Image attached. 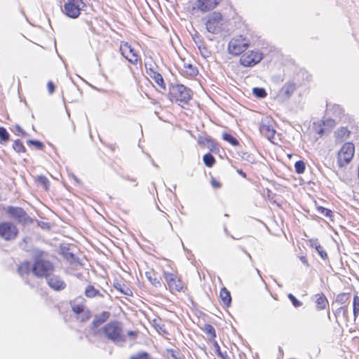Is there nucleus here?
Returning <instances> with one entry per match:
<instances>
[{
  "label": "nucleus",
  "mask_w": 359,
  "mask_h": 359,
  "mask_svg": "<svg viewBox=\"0 0 359 359\" xmlns=\"http://www.w3.org/2000/svg\"><path fill=\"white\" fill-rule=\"evenodd\" d=\"M94 334H102L104 338L115 344L123 343L126 341L123 323L117 320L109 322L101 330H95Z\"/></svg>",
  "instance_id": "1"
},
{
  "label": "nucleus",
  "mask_w": 359,
  "mask_h": 359,
  "mask_svg": "<svg viewBox=\"0 0 359 359\" xmlns=\"http://www.w3.org/2000/svg\"><path fill=\"white\" fill-rule=\"evenodd\" d=\"M193 95V91L183 84L171 86L168 93L169 100L184 109H187Z\"/></svg>",
  "instance_id": "2"
},
{
  "label": "nucleus",
  "mask_w": 359,
  "mask_h": 359,
  "mask_svg": "<svg viewBox=\"0 0 359 359\" xmlns=\"http://www.w3.org/2000/svg\"><path fill=\"white\" fill-rule=\"evenodd\" d=\"M163 277L169 291L172 294L186 292L188 290L187 283L183 281L181 275L176 269L171 272L163 271Z\"/></svg>",
  "instance_id": "3"
},
{
  "label": "nucleus",
  "mask_w": 359,
  "mask_h": 359,
  "mask_svg": "<svg viewBox=\"0 0 359 359\" xmlns=\"http://www.w3.org/2000/svg\"><path fill=\"white\" fill-rule=\"evenodd\" d=\"M54 271L55 266L53 264L44 258V253L43 252H39L36 255L32 266L33 274L37 278H48Z\"/></svg>",
  "instance_id": "4"
},
{
  "label": "nucleus",
  "mask_w": 359,
  "mask_h": 359,
  "mask_svg": "<svg viewBox=\"0 0 359 359\" xmlns=\"http://www.w3.org/2000/svg\"><path fill=\"white\" fill-rule=\"evenodd\" d=\"M355 154V145L351 142L344 143L337 154V163L339 168L347 166L352 161Z\"/></svg>",
  "instance_id": "5"
},
{
  "label": "nucleus",
  "mask_w": 359,
  "mask_h": 359,
  "mask_svg": "<svg viewBox=\"0 0 359 359\" xmlns=\"http://www.w3.org/2000/svg\"><path fill=\"white\" fill-rule=\"evenodd\" d=\"M250 46V39L239 34L233 37L229 42L228 51L230 54L238 56L245 52Z\"/></svg>",
  "instance_id": "6"
},
{
  "label": "nucleus",
  "mask_w": 359,
  "mask_h": 359,
  "mask_svg": "<svg viewBox=\"0 0 359 359\" xmlns=\"http://www.w3.org/2000/svg\"><path fill=\"white\" fill-rule=\"evenodd\" d=\"M20 231L15 224L11 221L0 222V238L6 242L13 241L19 236Z\"/></svg>",
  "instance_id": "7"
},
{
  "label": "nucleus",
  "mask_w": 359,
  "mask_h": 359,
  "mask_svg": "<svg viewBox=\"0 0 359 359\" xmlns=\"http://www.w3.org/2000/svg\"><path fill=\"white\" fill-rule=\"evenodd\" d=\"M119 52L121 55L131 65L137 66L141 65L142 61L138 51L126 41H121L119 46Z\"/></svg>",
  "instance_id": "8"
},
{
  "label": "nucleus",
  "mask_w": 359,
  "mask_h": 359,
  "mask_svg": "<svg viewBox=\"0 0 359 359\" xmlns=\"http://www.w3.org/2000/svg\"><path fill=\"white\" fill-rule=\"evenodd\" d=\"M6 212L10 218L14 219L18 224L25 225L31 224L33 222V219L21 207L8 206L6 209Z\"/></svg>",
  "instance_id": "9"
},
{
  "label": "nucleus",
  "mask_w": 359,
  "mask_h": 359,
  "mask_svg": "<svg viewBox=\"0 0 359 359\" xmlns=\"http://www.w3.org/2000/svg\"><path fill=\"white\" fill-rule=\"evenodd\" d=\"M263 58V53L257 50L243 52L240 57V63L243 67H252L259 63Z\"/></svg>",
  "instance_id": "10"
},
{
  "label": "nucleus",
  "mask_w": 359,
  "mask_h": 359,
  "mask_svg": "<svg viewBox=\"0 0 359 359\" xmlns=\"http://www.w3.org/2000/svg\"><path fill=\"white\" fill-rule=\"evenodd\" d=\"M85 6L83 0H77L76 1H67L63 6V13L71 18H77L82 8Z\"/></svg>",
  "instance_id": "11"
},
{
  "label": "nucleus",
  "mask_w": 359,
  "mask_h": 359,
  "mask_svg": "<svg viewBox=\"0 0 359 359\" xmlns=\"http://www.w3.org/2000/svg\"><path fill=\"white\" fill-rule=\"evenodd\" d=\"M207 30L212 34L218 33L221 31L223 25V17L219 12H213L207 19L206 23Z\"/></svg>",
  "instance_id": "12"
},
{
  "label": "nucleus",
  "mask_w": 359,
  "mask_h": 359,
  "mask_svg": "<svg viewBox=\"0 0 359 359\" xmlns=\"http://www.w3.org/2000/svg\"><path fill=\"white\" fill-rule=\"evenodd\" d=\"M145 68L147 74L161 88L165 90L166 86L162 75L157 70V66L150 65L149 67H148L146 64Z\"/></svg>",
  "instance_id": "13"
},
{
  "label": "nucleus",
  "mask_w": 359,
  "mask_h": 359,
  "mask_svg": "<svg viewBox=\"0 0 359 359\" xmlns=\"http://www.w3.org/2000/svg\"><path fill=\"white\" fill-rule=\"evenodd\" d=\"M221 0H196V8L205 13L215 8L220 3Z\"/></svg>",
  "instance_id": "14"
},
{
  "label": "nucleus",
  "mask_w": 359,
  "mask_h": 359,
  "mask_svg": "<svg viewBox=\"0 0 359 359\" xmlns=\"http://www.w3.org/2000/svg\"><path fill=\"white\" fill-rule=\"evenodd\" d=\"M297 89V84L293 81L286 82L280 89L278 96L283 100L291 97Z\"/></svg>",
  "instance_id": "15"
},
{
  "label": "nucleus",
  "mask_w": 359,
  "mask_h": 359,
  "mask_svg": "<svg viewBox=\"0 0 359 359\" xmlns=\"http://www.w3.org/2000/svg\"><path fill=\"white\" fill-rule=\"evenodd\" d=\"M198 144L203 147L208 148L210 151H218V144L210 136H199Z\"/></svg>",
  "instance_id": "16"
},
{
  "label": "nucleus",
  "mask_w": 359,
  "mask_h": 359,
  "mask_svg": "<svg viewBox=\"0 0 359 359\" xmlns=\"http://www.w3.org/2000/svg\"><path fill=\"white\" fill-rule=\"evenodd\" d=\"M46 280L49 287L54 290L60 291L66 287V283L59 276L53 275L52 273Z\"/></svg>",
  "instance_id": "17"
},
{
  "label": "nucleus",
  "mask_w": 359,
  "mask_h": 359,
  "mask_svg": "<svg viewBox=\"0 0 359 359\" xmlns=\"http://www.w3.org/2000/svg\"><path fill=\"white\" fill-rule=\"evenodd\" d=\"M138 182L136 178L129 175L121 177L120 182L121 187L124 190H130L137 187Z\"/></svg>",
  "instance_id": "18"
},
{
  "label": "nucleus",
  "mask_w": 359,
  "mask_h": 359,
  "mask_svg": "<svg viewBox=\"0 0 359 359\" xmlns=\"http://www.w3.org/2000/svg\"><path fill=\"white\" fill-rule=\"evenodd\" d=\"M259 131L262 135L268 140H271L275 135L276 130L269 123L262 122L259 126Z\"/></svg>",
  "instance_id": "19"
},
{
  "label": "nucleus",
  "mask_w": 359,
  "mask_h": 359,
  "mask_svg": "<svg viewBox=\"0 0 359 359\" xmlns=\"http://www.w3.org/2000/svg\"><path fill=\"white\" fill-rule=\"evenodd\" d=\"M315 304L316 309L322 311L328 306L329 302L325 294L320 292L315 294Z\"/></svg>",
  "instance_id": "20"
},
{
  "label": "nucleus",
  "mask_w": 359,
  "mask_h": 359,
  "mask_svg": "<svg viewBox=\"0 0 359 359\" xmlns=\"http://www.w3.org/2000/svg\"><path fill=\"white\" fill-rule=\"evenodd\" d=\"M334 135L336 142H342L349 138L351 131L346 127H340L334 132Z\"/></svg>",
  "instance_id": "21"
},
{
  "label": "nucleus",
  "mask_w": 359,
  "mask_h": 359,
  "mask_svg": "<svg viewBox=\"0 0 359 359\" xmlns=\"http://www.w3.org/2000/svg\"><path fill=\"white\" fill-rule=\"evenodd\" d=\"M201 330L207 335L208 341L209 342L213 341L216 339L217 333L215 327L208 323L203 325V327H200Z\"/></svg>",
  "instance_id": "22"
},
{
  "label": "nucleus",
  "mask_w": 359,
  "mask_h": 359,
  "mask_svg": "<svg viewBox=\"0 0 359 359\" xmlns=\"http://www.w3.org/2000/svg\"><path fill=\"white\" fill-rule=\"evenodd\" d=\"M110 317V313L109 311H103L100 316H95V319L92 323V328L93 330L98 327L100 325L107 321Z\"/></svg>",
  "instance_id": "23"
},
{
  "label": "nucleus",
  "mask_w": 359,
  "mask_h": 359,
  "mask_svg": "<svg viewBox=\"0 0 359 359\" xmlns=\"http://www.w3.org/2000/svg\"><path fill=\"white\" fill-rule=\"evenodd\" d=\"M219 298L224 306H230L231 304V296L230 292L225 287L221 288L219 292Z\"/></svg>",
  "instance_id": "24"
},
{
  "label": "nucleus",
  "mask_w": 359,
  "mask_h": 359,
  "mask_svg": "<svg viewBox=\"0 0 359 359\" xmlns=\"http://www.w3.org/2000/svg\"><path fill=\"white\" fill-rule=\"evenodd\" d=\"M72 311L77 315L84 313V317L81 318V320L84 321L90 318V311L88 310L85 311V306L81 304H74L72 306Z\"/></svg>",
  "instance_id": "25"
},
{
  "label": "nucleus",
  "mask_w": 359,
  "mask_h": 359,
  "mask_svg": "<svg viewBox=\"0 0 359 359\" xmlns=\"http://www.w3.org/2000/svg\"><path fill=\"white\" fill-rule=\"evenodd\" d=\"M147 280L155 287L161 285V278L158 276L154 270L146 272L145 273Z\"/></svg>",
  "instance_id": "26"
},
{
  "label": "nucleus",
  "mask_w": 359,
  "mask_h": 359,
  "mask_svg": "<svg viewBox=\"0 0 359 359\" xmlns=\"http://www.w3.org/2000/svg\"><path fill=\"white\" fill-rule=\"evenodd\" d=\"M85 296L88 298H94L96 297H103L100 292L93 285H88L84 292Z\"/></svg>",
  "instance_id": "27"
},
{
  "label": "nucleus",
  "mask_w": 359,
  "mask_h": 359,
  "mask_svg": "<svg viewBox=\"0 0 359 359\" xmlns=\"http://www.w3.org/2000/svg\"><path fill=\"white\" fill-rule=\"evenodd\" d=\"M32 266L29 262H23L18 266V273L21 276L28 274L32 271Z\"/></svg>",
  "instance_id": "28"
},
{
  "label": "nucleus",
  "mask_w": 359,
  "mask_h": 359,
  "mask_svg": "<svg viewBox=\"0 0 359 359\" xmlns=\"http://www.w3.org/2000/svg\"><path fill=\"white\" fill-rule=\"evenodd\" d=\"M222 139L229 142L230 144H231L233 147H237L239 145L238 140L233 136L231 134L228 133H222Z\"/></svg>",
  "instance_id": "29"
},
{
  "label": "nucleus",
  "mask_w": 359,
  "mask_h": 359,
  "mask_svg": "<svg viewBox=\"0 0 359 359\" xmlns=\"http://www.w3.org/2000/svg\"><path fill=\"white\" fill-rule=\"evenodd\" d=\"M152 326L158 333H166L164 325L161 318H154L152 321Z\"/></svg>",
  "instance_id": "30"
},
{
  "label": "nucleus",
  "mask_w": 359,
  "mask_h": 359,
  "mask_svg": "<svg viewBox=\"0 0 359 359\" xmlns=\"http://www.w3.org/2000/svg\"><path fill=\"white\" fill-rule=\"evenodd\" d=\"M13 149L18 154H25L27 151L22 142L20 140H15L13 143Z\"/></svg>",
  "instance_id": "31"
},
{
  "label": "nucleus",
  "mask_w": 359,
  "mask_h": 359,
  "mask_svg": "<svg viewBox=\"0 0 359 359\" xmlns=\"http://www.w3.org/2000/svg\"><path fill=\"white\" fill-rule=\"evenodd\" d=\"M353 314L354 320L359 316V296L355 294L353 299Z\"/></svg>",
  "instance_id": "32"
},
{
  "label": "nucleus",
  "mask_w": 359,
  "mask_h": 359,
  "mask_svg": "<svg viewBox=\"0 0 359 359\" xmlns=\"http://www.w3.org/2000/svg\"><path fill=\"white\" fill-rule=\"evenodd\" d=\"M350 298V293L341 292L337 296L336 302L340 304H344L349 302Z\"/></svg>",
  "instance_id": "33"
},
{
  "label": "nucleus",
  "mask_w": 359,
  "mask_h": 359,
  "mask_svg": "<svg viewBox=\"0 0 359 359\" xmlns=\"http://www.w3.org/2000/svg\"><path fill=\"white\" fill-rule=\"evenodd\" d=\"M203 160L205 165L208 168L212 167L216 163L215 158L210 153L205 154L203 157Z\"/></svg>",
  "instance_id": "34"
},
{
  "label": "nucleus",
  "mask_w": 359,
  "mask_h": 359,
  "mask_svg": "<svg viewBox=\"0 0 359 359\" xmlns=\"http://www.w3.org/2000/svg\"><path fill=\"white\" fill-rule=\"evenodd\" d=\"M340 314H342L344 318L346 320H348V307L347 306H341L339 308H338L335 313H334V315L336 316V318H338Z\"/></svg>",
  "instance_id": "35"
},
{
  "label": "nucleus",
  "mask_w": 359,
  "mask_h": 359,
  "mask_svg": "<svg viewBox=\"0 0 359 359\" xmlns=\"http://www.w3.org/2000/svg\"><path fill=\"white\" fill-rule=\"evenodd\" d=\"M316 210L323 216L332 219L333 217V212L331 210L324 208L323 206H316Z\"/></svg>",
  "instance_id": "36"
},
{
  "label": "nucleus",
  "mask_w": 359,
  "mask_h": 359,
  "mask_svg": "<svg viewBox=\"0 0 359 359\" xmlns=\"http://www.w3.org/2000/svg\"><path fill=\"white\" fill-rule=\"evenodd\" d=\"M9 140L10 135L6 130V129L3 126H0V143L4 144L7 142Z\"/></svg>",
  "instance_id": "37"
},
{
  "label": "nucleus",
  "mask_w": 359,
  "mask_h": 359,
  "mask_svg": "<svg viewBox=\"0 0 359 359\" xmlns=\"http://www.w3.org/2000/svg\"><path fill=\"white\" fill-rule=\"evenodd\" d=\"M294 169H295V172L297 174H302V173H304L305 170H306V164H305V163L303 161H302V160L297 161L294 163Z\"/></svg>",
  "instance_id": "38"
},
{
  "label": "nucleus",
  "mask_w": 359,
  "mask_h": 359,
  "mask_svg": "<svg viewBox=\"0 0 359 359\" xmlns=\"http://www.w3.org/2000/svg\"><path fill=\"white\" fill-rule=\"evenodd\" d=\"M253 95L257 98H264L267 93L263 88H254L252 89Z\"/></svg>",
  "instance_id": "39"
},
{
  "label": "nucleus",
  "mask_w": 359,
  "mask_h": 359,
  "mask_svg": "<svg viewBox=\"0 0 359 359\" xmlns=\"http://www.w3.org/2000/svg\"><path fill=\"white\" fill-rule=\"evenodd\" d=\"M38 183L43 187L45 190L49 189L50 182L48 178L45 176H39L37 177Z\"/></svg>",
  "instance_id": "40"
},
{
  "label": "nucleus",
  "mask_w": 359,
  "mask_h": 359,
  "mask_svg": "<svg viewBox=\"0 0 359 359\" xmlns=\"http://www.w3.org/2000/svg\"><path fill=\"white\" fill-rule=\"evenodd\" d=\"M184 72L189 76H196L198 74V69L191 64L184 65Z\"/></svg>",
  "instance_id": "41"
},
{
  "label": "nucleus",
  "mask_w": 359,
  "mask_h": 359,
  "mask_svg": "<svg viewBox=\"0 0 359 359\" xmlns=\"http://www.w3.org/2000/svg\"><path fill=\"white\" fill-rule=\"evenodd\" d=\"M27 144L29 146H34L36 149L39 150H43L44 149V144H43V142L39 140H27Z\"/></svg>",
  "instance_id": "42"
},
{
  "label": "nucleus",
  "mask_w": 359,
  "mask_h": 359,
  "mask_svg": "<svg viewBox=\"0 0 359 359\" xmlns=\"http://www.w3.org/2000/svg\"><path fill=\"white\" fill-rule=\"evenodd\" d=\"M13 131L15 135L20 137H25L27 135V133L19 125L14 126V129Z\"/></svg>",
  "instance_id": "43"
},
{
  "label": "nucleus",
  "mask_w": 359,
  "mask_h": 359,
  "mask_svg": "<svg viewBox=\"0 0 359 359\" xmlns=\"http://www.w3.org/2000/svg\"><path fill=\"white\" fill-rule=\"evenodd\" d=\"M287 297L291 301L292 305L294 307H300L302 305V303L299 300H298L292 294H288Z\"/></svg>",
  "instance_id": "44"
},
{
  "label": "nucleus",
  "mask_w": 359,
  "mask_h": 359,
  "mask_svg": "<svg viewBox=\"0 0 359 359\" xmlns=\"http://www.w3.org/2000/svg\"><path fill=\"white\" fill-rule=\"evenodd\" d=\"M316 250L318 252V253L319 254V255L321 257L322 259H327V257H328L326 251L324 250L323 246H321L320 245H317L316 246Z\"/></svg>",
  "instance_id": "45"
},
{
  "label": "nucleus",
  "mask_w": 359,
  "mask_h": 359,
  "mask_svg": "<svg viewBox=\"0 0 359 359\" xmlns=\"http://www.w3.org/2000/svg\"><path fill=\"white\" fill-rule=\"evenodd\" d=\"M210 184L215 189H219L222 187L221 182L215 177H212L210 180Z\"/></svg>",
  "instance_id": "46"
},
{
  "label": "nucleus",
  "mask_w": 359,
  "mask_h": 359,
  "mask_svg": "<svg viewBox=\"0 0 359 359\" xmlns=\"http://www.w3.org/2000/svg\"><path fill=\"white\" fill-rule=\"evenodd\" d=\"M63 256L69 262H73L75 260V257L74 254L71 252H63Z\"/></svg>",
  "instance_id": "47"
},
{
  "label": "nucleus",
  "mask_w": 359,
  "mask_h": 359,
  "mask_svg": "<svg viewBox=\"0 0 359 359\" xmlns=\"http://www.w3.org/2000/svg\"><path fill=\"white\" fill-rule=\"evenodd\" d=\"M47 89L50 94H53L55 92V86L53 81H50L47 83Z\"/></svg>",
  "instance_id": "48"
},
{
  "label": "nucleus",
  "mask_w": 359,
  "mask_h": 359,
  "mask_svg": "<svg viewBox=\"0 0 359 359\" xmlns=\"http://www.w3.org/2000/svg\"><path fill=\"white\" fill-rule=\"evenodd\" d=\"M210 342L213 344L215 353L217 355L219 354V353L222 352L218 342L216 341V339L215 341H210Z\"/></svg>",
  "instance_id": "49"
},
{
  "label": "nucleus",
  "mask_w": 359,
  "mask_h": 359,
  "mask_svg": "<svg viewBox=\"0 0 359 359\" xmlns=\"http://www.w3.org/2000/svg\"><path fill=\"white\" fill-rule=\"evenodd\" d=\"M127 336L132 337V338H136L137 336V332L136 331H128L127 332Z\"/></svg>",
  "instance_id": "50"
},
{
  "label": "nucleus",
  "mask_w": 359,
  "mask_h": 359,
  "mask_svg": "<svg viewBox=\"0 0 359 359\" xmlns=\"http://www.w3.org/2000/svg\"><path fill=\"white\" fill-rule=\"evenodd\" d=\"M299 259L301 260V262L305 264L306 266H309V262H308V259L306 258V257L305 256H302L299 257Z\"/></svg>",
  "instance_id": "51"
},
{
  "label": "nucleus",
  "mask_w": 359,
  "mask_h": 359,
  "mask_svg": "<svg viewBox=\"0 0 359 359\" xmlns=\"http://www.w3.org/2000/svg\"><path fill=\"white\" fill-rule=\"evenodd\" d=\"M218 357L220 358V359H228V355H227V353L226 352H221V353H219V354L217 355Z\"/></svg>",
  "instance_id": "52"
},
{
  "label": "nucleus",
  "mask_w": 359,
  "mask_h": 359,
  "mask_svg": "<svg viewBox=\"0 0 359 359\" xmlns=\"http://www.w3.org/2000/svg\"><path fill=\"white\" fill-rule=\"evenodd\" d=\"M237 172L243 178H246L247 175L245 172H243L241 169L237 170Z\"/></svg>",
  "instance_id": "53"
},
{
  "label": "nucleus",
  "mask_w": 359,
  "mask_h": 359,
  "mask_svg": "<svg viewBox=\"0 0 359 359\" xmlns=\"http://www.w3.org/2000/svg\"><path fill=\"white\" fill-rule=\"evenodd\" d=\"M246 28H247L248 34L250 36V38H252L253 32L250 29L248 28L247 27H246Z\"/></svg>",
  "instance_id": "54"
},
{
  "label": "nucleus",
  "mask_w": 359,
  "mask_h": 359,
  "mask_svg": "<svg viewBox=\"0 0 359 359\" xmlns=\"http://www.w3.org/2000/svg\"><path fill=\"white\" fill-rule=\"evenodd\" d=\"M72 176H73L74 179L78 182V180L76 179V177L74 176V175H72Z\"/></svg>",
  "instance_id": "55"
},
{
  "label": "nucleus",
  "mask_w": 359,
  "mask_h": 359,
  "mask_svg": "<svg viewBox=\"0 0 359 359\" xmlns=\"http://www.w3.org/2000/svg\"><path fill=\"white\" fill-rule=\"evenodd\" d=\"M116 289H118V290H120V291H121V292H123V291L121 289H119V288H118L117 287H116Z\"/></svg>",
  "instance_id": "56"
},
{
  "label": "nucleus",
  "mask_w": 359,
  "mask_h": 359,
  "mask_svg": "<svg viewBox=\"0 0 359 359\" xmlns=\"http://www.w3.org/2000/svg\"><path fill=\"white\" fill-rule=\"evenodd\" d=\"M323 131L321 130L320 131H319V133H319V134H320V135H322V134H323Z\"/></svg>",
  "instance_id": "57"
},
{
  "label": "nucleus",
  "mask_w": 359,
  "mask_h": 359,
  "mask_svg": "<svg viewBox=\"0 0 359 359\" xmlns=\"http://www.w3.org/2000/svg\"><path fill=\"white\" fill-rule=\"evenodd\" d=\"M291 156H292V155H291V154H289V155H288V157H289V158H291Z\"/></svg>",
  "instance_id": "58"
},
{
  "label": "nucleus",
  "mask_w": 359,
  "mask_h": 359,
  "mask_svg": "<svg viewBox=\"0 0 359 359\" xmlns=\"http://www.w3.org/2000/svg\"><path fill=\"white\" fill-rule=\"evenodd\" d=\"M175 359H180V358H177L175 357Z\"/></svg>",
  "instance_id": "59"
}]
</instances>
